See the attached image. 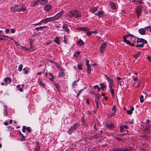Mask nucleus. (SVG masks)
Here are the masks:
<instances>
[{
  "instance_id": "nucleus-5",
  "label": "nucleus",
  "mask_w": 151,
  "mask_h": 151,
  "mask_svg": "<svg viewBox=\"0 0 151 151\" xmlns=\"http://www.w3.org/2000/svg\"><path fill=\"white\" fill-rule=\"evenodd\" d=\"M106 46L107 43L106 42L104 43L101 44L100 49V51L101 53H103L104 50L106 47Z\"/></svg>"
},
{
  "instance_id": "nucleus-34",
  "label": "nucleus",
  "mask_w": 151,
  "mask_h": 151,
  "mask_svg": "<svg viewBox=\"0 0 151 151\" xmlns=\"http://www.w3.org/2000/svg\"><path fill=\"white\" fill-rule=\"evenodd\" d=\"M95 102L96 105V107L97 108H99V100H95Z\"/></svg>"
},
{
  "instance_id": "nucleus-60",
  "label": "nucleus",
  "mask_w": 151,
  "mask_h": 151,
  "mask_svg": "<svg viewBox=\"0 0 151 151\" xmlns=\"http://www.w3.org/2000/svg\"><path fill=\"white\" fill-rule=\"evenodd\" d=\"M150 26H148L146 27H145V30H148V29H150Z\"/></svg>"
},
{
  "instance_id": "nucleus-48",
  "label": "nucleus",
  "mask_w": 151,
  "mask_h": 151,
  "mask_svg": "<svg viewBox=\"0 0 151 151\" xmlns=\"http://www.w3.org/2000/svg\"><path fill=\"white\" fill-rule=\"evenodd\" d=\"M93 33V31L89 32L88 31L87 32V35L88 36L90 35Z\"/></svg>"
},
{
  "instance_id": "nucleus-64",
  "label": "nucleus",
  "mask_w": 151,
  "mask_h": 151,
  "mask_svg": "<svg viewBox=\"0 0 151 151\" xmlns=\"http://www.w3.org/2000/svg\"><path fill=\"white\" fill-rule=\"evenodd\" d=\"M115 115H116V113H115V112H114L111 114L110 115H111V116H115Z\"/></svg>"
},
{
  "instance_id": "nucleus-15",
  "label": "nucleus",
  "mask_w": 151,
  "mask_h": 151,
  "mask_svg": "<svg viewBox=\"0 0 151 151\" xmlns=\"http://www.w3.org/2000/svg\"><path fill=\"white\" fill-rule=\"evenodd\" d=\"M4 116H6L8 114L7 112V107L6 105H4Z\"/></svg>"
},
{
  "instance_id": "nucleus-3",
  "label": "nucleus",
  "mask_w": 151,
  "mask_h": 151,
  "mask_svg": "<svg viewBox=\"0 0 151 151\" xmlns=\"http://www.w3.org/2000/svg\"><path fill=\"white\" fill-rule=\"evenodd\" d=\"M137 39L138 40L137 42V44L136 46V47H143L144 44L147 43V41L143 39L137 38Z\"/></svg>"
},
{
  "instance_id": "nucleus-11",
  "label": "nucleus",
  "mask_w": 151,
  "mask_h": 151,
  "mask_svg": "<svg viewBox=\"0 0 151 151\" xmlns=\"http://www.w3.org/2000/svg\"><path fill=\"white\" fill-rule=\"evenodd\" d=\"M62 28L65 31L67 32L68 33L69 32V29L68 25L67 24H65L63 25Z\"/></svg>"
},
{
  "instance_id": "nucleus-39",
  "label": "nucleus",
  "mask_w": 151,
  "mask_h": 151,
  "mask_svg": "<svg viewBox=\"0 0 151 151\" xmlns=\"http://www.w3.org/2000/svg\"><path fill=\"white\" fill-rule=\"evenodd\" d=\"M93 88L94 89H97L98 91H99L100 90V88H99V86L97 85H96L94 86Z\"/></svg>"
},
{
  "instance_id": "nucleus-1",
  "label": "nucleus",
  "mask_w": 151,
  "mask_h": 151,
  "mask_svg": "<svg viewBox=\"0 0 151 151\" xmlns=\"http://www.w3.org/2000/svg\"><path fill=\"white\" fill-rule=\"evenodd\" d=\"M11 10L13 12H24L26 10L25 7L20 5H14L11 8Z\"/></svg>"
},
{
  "instance_id": "nucleus-31",
  "label": "nucleus",
  "mask_w": 151,
  "mask_h": 151,
  "mask_svg": "<svg viewBox=\"0 0 151 151\" xmlns=\"http://www.w3.org/2000/svg\"><path fill=\"white\" fill-rule=\"evenodd\" d=\"M35 151H40V147L39 145L37 144L35 147Z\"/></svg>"
},
{
  "instance_id": "nucleus-61",
  "label": "nucleus",
  "mask_w": 151,
  "mask_h": 151,
  "mask_svg": "<svg viewBox=\"0 0 151 151\" xmlns=\"http://www.w3.org/2000/svg\"><path fill=\"white\" fill-rule=\"evenodd\" d=\"M76 81H74L73 84H72V86L73 87H74L76 86Z\"/></svg>"
},
{
  "instance_id": "nucleus-4",
  "label": "nucleus",
  "mask_w": 151,
  "mask_h": 151,
  "mask_svg": "<svg viewBox=\"0 0 151 151\" xmlns=\"http://www.w3.org/2000/svg\"><path fill=\"white\" fill-rule=\"evenodd\" d=\"M136 12L137 14V18H139V17L142 12V8L140 6H138L136 9Z\"/></svg>"
},
{
  "instance_id": "nucleus-53",
  "label": "nucleus",
  "mask_w": 151,
  "mask_h": 151,
  "mask_svg": "<svg viewBox=\"0 0 151 151\" xmlns=\"http://www.w3.org/2000/svg\"><path fill=\"white\" fill-rule=\"evenodd\" d=\"M23 70L24 71V73L25 74H27L28 73V71L27 70H26V68H24L23 69Z\"/></svg>"
},
{
  "instance_id": "nucleus-44",
  "label": "nucleus",
  "mask_w": 151,
  "mask_h": 151,
  "mask_svg": "<svg viewBox=\"0 0 151 151\" xmlns=\"http://www.w3.org/2000/svg\"><path fill=\"white\" fill-rule=\"evenodd\" d=\"M128 35V38H134V36L132 35L129 34L128 35Z\"/></svg>"
},
{
  "instance_id": "nucleus-58",
  "label": "nucleus",
  "mask_w": 151,
  "mask_h": 151,
  "mask_svg": "<svg viewBox=\"0 0 151 151\" xmlns=\"http://www.w3.org/2000/svg\"><path fill=\"white\" fill-rule=\"evenodd\" d=\"M39 84L42 87H44L45 86L44 84L41 82H40Z\"/></svg>"
},
{
  "instance_id": "nucleus-18",
  "label": "nucleus",
  "mask_w": 151,
  "mask_h": 151,
  "mask_svg": "<svg viewBox=\"0 0 151 151\" xmlns=\"http://www.w3.org/2000/svg\"><path fill=\"white\" fill-rule=\"evenodd\" d=\"M76 44L78 45H83L84 42L82 40H80L77 41Z\"/></svg>"
},
{
  "instance_id": "nucleus-35",
  "label": "nucleus",
  "mask_w": 151,
  "mask_h": 151,
  "mask_svg": "<svg viewBox=\"0 0 151 151\" xmlns=\"http://www.w3.org/2000/svg\"><path fill=\"white\" fill-rule=\"evenodd\" d=\"M44 27L41 26L40 27H36L35 28V29L37 30H41Z\"/></svg>"
},
{
  "instance_id": "nucleus-14",
  "label": "nucleus",
  "mask_w": 151,
  "mask_h": 151,
  "mask_svg": "<svg viewBox=\"0 0 151 151\" xmlns=\"http://www.w3.org/2000/svg\"><path fill=\"white\" fill-rule=\"evenodd\" d=\"M138 32L141 35H144L145 33V29L144 28H141L138 30Z\"/></svg>"
},
{
  "instance_id": "nucleus-7",
  "label": "nucleus",
  "mask_w": 151,
  "mask_h": 151,
  "mask_svg": "<svg viewBox=\"0 0 151 151\" xmlns=\"http://www.w3.org/2000/svg\"><path fill=\"white\" fill-rule=\"evenodd\" d=\"M47 2V0H37V1H34V3L37 5H38L39 4H43L46 3Z\"/></svg>"
},
{
  "instance_id": "nucleus-17",
  "label": "nucleus",
  "mask_w": 151,
  "mask_h": 151,
  "mask_svg": "<svg viewBox=\"0 0 151 151\" xmlns=\"http://www.w3.org/2000/svg\"><path fill=\"white\" fill-rule=\"evenodd\" d=\"M79 127V124L78 123L75 124L73 126L71 127L72 128L73 130L74 131L76 129L78 128Z\"/></svg>"
},
{
  "instance_id": "nucleus-45",
  "label": "nucleus",
  "mask_w": 151,
  "mask_h": 151,
  "mask_svg": "<svg viewBox=\"0 0 151 151\" xmlns=\"http://www.w3.org/2000/svg\"><path fill=\"white\" fill-rule=\"evenodd\" d=\"M31 41H32V40H31ZM33 42L32 41H31L30 42L29 45H30V48H31V47H32L31 49H32L33 48L35 47H34L33 46Z\"/></svg>"
},
{
  "instance_id": "nucleus-42",
  "label": "nucleus",
  "mask_w": 151,
  "mask_h": 151,
  "mask_svg": "<svg viewBox=\"0 0 151 151\" xmlns=\"http://www.w3.org/2000/svg\"><path fill=\"white\" fill-rule=\"evenodd\" d=\"M112 111H114V112H116V106L115 105L113 106L112 108Z\"/></svg>"
},
{
  "instance_id": "nucleus-20",
  "label": "nucleus",
  "mask_w": 151,
  "mask_h": 151,
  "mask_svg": "<svg viewBox=\"0 0 151 151\" xmlns=\"http://www.w3.org/2000/svg\"><path fill=\"white\" fill-rule=\"evenodd\" d=\"M12 81V80L9 77H6L4 79V81L6 83H7L8 81L9 83H10Z\"/></svg>"
},
{
  "instance_id": "nucleus-25",
  "label": "nucleus",
  "mask_w": 151,
  "mask_h": 151,
  "mask_svg": "<svg viewBox=\"0 0 151 151\" xmlns=\"http://www.w3.org/2000/svg\"><path fill=\"white\" fill-rule=\"evenodd\" d=\"M93 93L95 95V97L96 99L95 100H99L100 98V95L96 93L95 92H93Z\"/></svg>"
},
{
  "instance_id": "nucleus-21",
  "label": "nucleus",
  "mask_w": 151,
  "mask_h": 151,
  "mask_svg": "<svg viewBox=\"0 0 151 151\" xmlns=\"http://www.w3.org/2000/svg\"><path fill=\"white\" fill-rule=\"evenodd\" d=\"M103 12H102V11H99L97 13H95V15L98 16L100 17L101 16L103 15Z\"/></svg>"
},
{
  "instance_id": "nucleus-47",
  "label": "nucleus",
  "mask_w": 151,
  "mask_h": 151,
  "mask_svg": "<svg viewBox=\"0 0 151 151\" xmlns=\"http://www.w3.org/2000/svg\"><path fill=\"white\" fill-rule=\"evenodd\" d=\"M77 68H78L80 70H82V67L81 65V64H78L77 65Z\"/></svg>"
},
{
  "instance_id": "nucleus-30",
  "label": "nucleus",
  "mask_w": 151,
  "mask_h": 151,
  "mask_svg": "<svg viewBox=\"0 0 151 151\" xmlns=\"http://www.w3.org/2000/svg\"><path fill=\"white\" fill-rule=\"evenodd\" d=\"M127 151V150H122L121 148H116L113 150V151Z\"/></svg>"
},
{
  "instance_id": "nucleus-29",
  "label": "nucleus",
  "mask_w": 151,
  "mask_h": 151,
  "mask_svg": "<svg viewBox=\"0 0 151 151\" xmlns=\"http://www.w3.org/2000/svg\"><path fill=\"white\" fill-rule=\"evenodd\" d=\"M86 67L87 72L88 73H90L91 72V70L89 65H87V66H86Z\"/></svg>"
},
{
  "instance_id": "nucleus-49",
  "label": "nucleus",
  "mask_w": 151,
  "mask_h": 151,
  "mask_svg": "<svg viewBox=\"0 0 151 151\" xmlns=\"http://www.w3.org/2000/svg\"><path fill=\"white\" fill-rule=\"evenodd\" d=\"M26 129L27 130V132L29 133H30L31 131V130L30 129V128L29 127H26Z\"/></svg>"
},
{
  "instance_id": "nucleus-54",
  "label": "nucleus",
  "mask_w": 151,
  "mask_h": 151,
  "mask_svg": "<svg viewBox=\"0 0 151 151\" xmlns=\"http://www.w3.org/2000/svg\"><path fill=\"white\" fill-rule=\"evenodd\" d=\"M82 90H83L82 89H81L79 91V93H77L76 95V97H78L79 96L80 94L82 91Z\"/></svg>"
},
{
  "instance_id": "nucleus-22",
  "label": "nucleus",
  "mask_w": 151,
  "mask_h": 151,
  "mask_svg": "<svg viewBox=\"0 0 151 151\" xmlns=\"http://www.w3.org/2000/svg\"><path fill=\"white\" fill-rule=\"evenodd\" d=\"M134 110V108L133 107H131L130 110H128L127 111V113L129 115L131 114H132V112Z\"/></svg>"
},
{
  "instance_id": "nucleus-36",
  "label": "nucleus",
  "mask_w": 151,
  "mask_h": 151,
  "mask_svg": "<svg viewBox=\"0 0 151 151\" xmlns=\"http://www.w3.org/2000/svg\"><path fill=\"white\" fill-rule=\"evenodd\" d=\"M100 85L101 86V89H103L104 88H106V86H105L104 84L103 83H101L100 84Z\"/></svg>"
},
{
  "instance_id": "nucleus-37",
  "label": "nucleus",
  "mask_w": 151,
  "mask_h": 151,
  "mask_svg": "<svg viewBox=\"0 0 151 151\" xmlns=\"http://www.w3.org/2000/svg\"><path fill=\"white\" fill-rule=\"evenodd\" d=\"M65 74L63 72H60L59 74V76L60 77H62L65 76Z\"/></svg>"
},
{
  "instance_id": "nucleus-13",
  "label": "nucleus",
  "mask_w": 151,
  "mask_h": 151,
  "mask_svg": "<svg viewBox=\"0 0 151 151\" xmlns=\"http://www.w3.org/2000/svg\"><path fill=\"white\" fill-rule=\"evenodd\" d=\"M98 7H95L90 8L89 11L90 12H91L93 13L96 12L98 9Z\"/></svg>"
},
{
  "instance_id": "nucleus-56",
  "label": "nucleus",
  "mask_w": 151,
  "mask_h": 151,
  "mask_svg": "<svg viewBox=\"0 0 151 151\" xmlns=\"http://www.w3.org/2000/svg\"><path fill=\"white\" fill-rule=\"evenodd\" d=\"M85 61H86V66H87V65H89V61L88 60L86 59L85 60Z\"/></svg>"
},
{
  "instance_id": "nucleus-51",
  "label": "nucleus",
  "mask_w": 151,
  "mask_h": 151,
  "mask_svg": "<svg viewBox=\"0 0 151 151\" xmlns=\"http://www.w3.org/2000/svg\"><path fill=\"white\" fill-rule=\"evenodd\" d=\"M82 125L84 127H87V124L86 122H84L82 123Z\"/></svg>"
},
{
  "instance_id": "nucleus-55",
  "label": "nucleus",
  "mask_w": 151,
  "mask_h": 151,
  "mask_svg": "<svg viewBox=\"0 0 151 151\" xmlns=\"http://www.w3.org/2000/svg\"><path fill=\"white\" fill-rule=\"evenodd\" d=\"M1 36L3 37H6V38H9L10 39L12 40H13V39L12 38L9 37L7 35H3V36Z\"/></svg>"
},
{
  "instance_id": "nucleus-32",
  "label": "nucleus",
  "mask_w": 151,
  "mask_h": 151,
  "mask_svg": "<svg viewBox=\"0 0 151 151\" xmlns=\"http://www.w3.org/2000/svg\"><path fill=\"white\" fill-rule=\"evenodd\" d=\"M48 22H51V21H54L55 20L54 17L47 18Z\"/></svg>"
},
{
  "instance_id": "nucleus-33",
  "label": "nucleus",
  "mask_w": 151,
  "mask_h": 151,
  "mask_svg": "<svg viewBox=\"0 0 151 151\" xmlns=\"http://www.w3.org/2000/svg\"><path fill=\"white\" fill-rule=\"evenodd\" d=\"M137 82V84L136 87L137 88H139L140 86L141 85V81L139 80H138Z\"/></svg>"
},
{
  "instance_id": "nucleus-8",
  "label": "nucleus",
  "mask_w": 151,
  "mask_h": 151,
  "mask_svg": "<svg viewBox=\"0 0 151 151\" xmlns=\"http://www.w3.org/2000/svg\"><path fill=\"white\" fill-rule=\"evenodd\" d=\"M52 9V7L51 5L47 4L45 5L44 7V10L47 11L48 12L51 10Z\"/></svg>"
},
{
  "instance_id": "nucleus-26",
  "label": "nucleus",
  "mask_w": 151,
  "mask_h": 151,
  "mask_svg": "<svg viewBox=\"0 0 151 151\" xmlns=\"http://www.w3.org/2000/svg\"><path fill=\"white\" fill-rule=\"evenodd\" d=\"M105 77L108 82L110 81L113 80L111 77H108L106 75H105Z\"/></svg>"
},
{
  "instance_id": "nucleus-16",
  "label": "nucleus",
  "mask_w": 151,
  "mask_h": 151,
  "mask_svg": "<svg viewBox=\"0 0 151 151\" xmlns=\"http://www.w3.org/2000/svg\"><path fill=\"white\" fill-rule=\"evenodd\" d=\"M106 126L109 128H111L113 126L112 123L111 122H109L106 124Z\"/></svg>"
},
{
  "instance_id": "nucleus-24",
  "label": "nucleus",
  "mask_w": 151,
  "mask_h": 151,
  "mask_svg": "<svg viewBox=\"0 0 151 151\" xmlns=\"http://www.w3.org/2000/svg\"><path fill=\"white\" fill-rule=\"evenodd\" d=\"M73 131L74 130L72 129V128L70 127V128L68 129L67 132L68 134L71 135Z\"/></svg>"
},
{
  "instance_id": "nucleus-19",
  "label": "nucleus",
  "mask_w": 151,
  "mask_h": 151,
  "mask_svg": "<svg viewBox=\"0 0 151 151\" xmlns=\"http://www.w3.org/2000/svg\"><path fill=\"white\" fill-rule=\"evenodd\" d=\"M60 40L58 37H56L55 39L54 40V42L56 43L58 45L60 44Z\"/></svg>"
},
{
  "instance_id": "nucleus-2",
  "label": "nucleus",
  "mask_w": 151,
  "mask_h": 151,
  "mask_svg": "<svg viewBox=\"0 0 151 151\" xmlns=\"http://www.w3.org/2000/svg\"><path fill=\"white\" fill-rule=\"evenodd\" d=\"M66 16L68 17H73L75 18H77L81 17V15L79 11L74 10L72 11H71L69 13L66 14Z\"/></svg>"
},
{
  "instance_id": "nucleus-27",
  "label": "nucleus",
  "mask_w": 151,
  "mask_h": 151,
  "mask_svg": "<svg viewBox=\"0 0 151 151\" xmlns=\"http://www.w3.org/2000/svg\"><path fill=\"white\" fill-rule=\"evenodd\" d=\"M110 89V92L111 93L112 96L114 98V91L113 88H109Z\"/></svg>"
},
{
  "instance_id": "nucleus-40",
  "label": "nucleus",
  "mask_w": 151,
  "mask_h": 151,
  "mask_svg": "<svg viewBox=\"0 0 151 151\" xmlns=\"http://www.w3.org/2000/svg\"><path fill=\"white\" fill-rule=\"evenodd\" d=\"M47 20V18H46L44 19H42L41 21L40 22L46 23L48 22V20Z\"/></svg>"
},
{
  "instance_id": "nucleus-50",
  "label": "nucleus",
  "mask_w": 151,
  "mask_h": 151,
  "mask_svg": "<svg viewBox=\"0 0 151 151\" xmlns=\"http://www.w3.org/2000/svg\"><path fill=\"white\" fill-rule=\"evenodd\" d=\"M113 86H114L113 83L109 84V88H113Z\"/></svg>"
},
{
  "instance_id": "nucleus-46",
  "label": "nucleus",
  "mask_w": 151,
  "mask_h": 151,
  "mask_svg": "<svg viewBox=\"0 0 151 151\" xmlns=\"http://www.w3.org/2000/svg\"><path fill=\"white\" fill-rule=\"evenodd\" d=\"M144 129L145 131L148 132L150 130V128L148 127L147 126L144 128Z\"/></svg>"
},
{
  "instance_id": "nucleus-59",
  "label": "nucleus",
  "mask_w": 151,
  "mask_h": 151,
  "mask_svg": "<svg viewBox=\"0 0 151 151\" xmlns=\"http://www.w3.org/2000/svg\"><path fill=\"white\" fill-rule=\"evenodd\" d=\"M147 59L148 60L151 62V56H148L147 57Z\"/></svg>"
},
{
  "instance_id": "nucleus-63",
  "label": "nucleus",
  "mask_w": 151,
  "mask_h": 151,
  "mask_svg": "<svg viewBox=\"0 0 151 151\" xmlns=\"http://www.w3.org/2000/svg\"><path fill=\"white\" fill-rule=\"evenodd\" d=\"M9 29H6L5 30V32L6 34H8L9 32Z\"/></svg>"
},
{
  "instance_id": "nucleus-6",
  "label": "nucleus",
  "mask_w": 151,
  "mask_h": 151,
  "mask_svg": "<svg viewBox=\"0 0 151 151\" xmlns=\"http://www.w3.org/2000/svg\"><path fill=\"white\" fill-rule=\"evenodd\" d=\"M129 39L128 38V35H125L123 37V39L125 42L127 44H128L130 45H131L132 46H134V44H132L130 42L129 40H127V39Z\"/></svg>"
},
{
  "instance_id": "nucleus-41",
  "label": "nucleus",
  "mask_w": 151,
  "mask_h": 151,
  "mask_svg": "<svg viewBox=\"0 0 151 151\" xmlns=\"http://www.w3.org/2000/svg\"><path fill=\"white\" fill-rule=\"evenodd\" d=\"M20 85H17V87L19 88V90L20 91L22 92L23 90V89L20 88Z\"/></svg>"
},
{
  "instance_id": "nucleus-28",
  "label": "nucleus",
  "mask_w": 151,
  "mask_h": 151,
  "mask_svg": "<svg viewBox=\"0 0 151 151\" xmlns=\"http://www.w3.org/2000/svg\"><path fill=\"white\" fill-rule=\"evenodd\" d=\"M81 30L85 32H86L89 30V29L86 27H82L81 28Z\"/></svg>"
},
{
  "instance_id": "nucleus-62",
  "label": "nucleus",
  "mask_w": 151,
  "mask_h": 151,
  "mask_svg": "<svg viewBox=\"0 0 151 151\" xmlns=\"http://www.w3.org/2000/svg\"><path fill=\"white\" fill-rule=\"evenodd\" d=\"M120 132H122V131H123V129H124V128L122 126H120Z\"/></svg>"
},
{
  "instance_id": "nucleus-9",
  "label": "nucleus",
  "mask_w": 151,
  "mask_h": 151,
  "mask_svg": "<svg viewBox=\"0 0 151 151\" xmlns=\"http://www.w3.org/2000/svg\"><path fill=\"white\" fill-rule=\"evenodd\" d=\"M63 11H61L57 14L55 16H54L55 20H56L59 18L63 14Z\"/></svg>"
},
{
  "instance_id": "nucleus-38",
  "label": "nucleus",
  "mask_w": 151,
  "mask_h": 151,
  "mask_svg": "<svg viewBox=\"0 0 151 151\" xmlns=\"http://www.w3.org/2000/svg\"><path fill=\"white\" fill-rule=\"evenodd\" d=\"M140 101L141 103H143L144 101V96L143 95L141 96L140 98Z\"/></svg>"
},
{
  "instance_id": "nucleus-43",
  "label": "nucleus",
  "mask_w": 151,
  "mask_h": 151,
  "mask_svg": "<svg viewBox=\"0 0 151 151\" xmlns=\"http://www.w3.org/2000/svg\"><path fill=\"white\" fill-rule=\"evenodd\" d=\"M23 65L22 64H20L18 67V70L19 71H21L22 69Z\"/></svg>"
},
{
  "instance_id": "nucleus-52",
  "label": "nucleus",
  "mask_w": 151,
  "mask_h": 151,
  "mask_svg": "<svg viewBox=\"0 0 151 151\" xmlns=\"http://www.w3.org/2000/svg\"><path fill=\"white\" fill-rule=\"evenodd\" d=\"M26 129V127L25 126H24L22 127V131L23 132H25V130Z\"/></svg>"
},
{
  "instance_id": "nucleus-23",
  "label": "nucleus",
  "mask_w": 151,
  "mask_h": 151,
  "mask_svg": "<svg viewBox=\"0 0 151 151\" xmlns=\"http://www.w3.org/2000/svg\"><path fill=\"white\" fill-rule=\"evenodd\" d=\"M141 52L139 51L135 55H134V57L135 59H137L138 58V56L141 55Z\"/></svg>"
},
{
  "instance_id": "nucleus-10",
  "label": "nucleus",
  "mask_w": 151,
  "mask_h": 151,
  "mask_svg": "<svg viewBox=\"0 0 151 151\" xmlns=\"http://www.w3.org/2000/svg\"><path fill=\"white\" fill-rule=\"evenodd\" d=\"M20 46L21 47L22 49H24V50L25 51H32L35 50V47L33 48L32 49H31L32 47L27 48L26 47H24V46H21V45H20Z\"/></svg>"
},
{
  "instance_id": "nucleus-57",
  "label": "nucleus",
  "mask_w": 151,
  "mask_h": 151,
  "mask_svg": "<svg viewBox=\"0 0 151 151\" xmlns=\"http://www.w3.org/2000/svg\"><path fill=\"white\" fill-rule=\"evenodd\" d=\"M64 41V42L65 43H66L67 42V40L66 39V36H64V41Z\"/></svg>"
},
{
  "instance_id": "nucleus-12",
  "label": "nucleus",
  "mask_w": 151,
  "mask_h": 151,
  "mask_svg": "<svg viewBox=\"0 0 151 151\" xmlns=\"http://www.w3.org/2000/svg\"><path fill=\"white\" fill-rule=\"evenodd\" d=\"M109 4L111 7L113 9L115 10L116 9V6L114 3L111 1L110 2Z\"/></svg>"
}]
</instances>
